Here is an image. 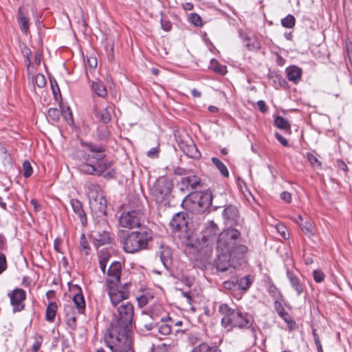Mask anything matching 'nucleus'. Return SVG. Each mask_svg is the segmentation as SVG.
Listing matches in <instances>:
<instances>
[{
    "mask_svg": "<svg viewBox=\"0 0 352 352\" xmlns=\"http://www.w3.org/2000/svg\"><path fill=\"white\" fill-rule=\"evenodd\" d=\"M133 316V305L129 302H122L117 307L111 324L131 330Z\"/></svg>",
    "mask_w": 352,
    "mask_h": 352,
    "instance_id": "0eeeda50",
    "label": "nucleus"
},
{
    "mask_svg": "<svg viewBox=\"0 0 352 352\" xmlns=\"http://www.w3.org/2000/svg\"><path fill=\"white\" fill-rule=\"evenodd\" d=\"M190 21L196 26H201L202 25V19L201 16L195 13L190 14Z\"/></svg>",
    "mask_w": 352,
    "mask_h": 352,
    "instance_id": "603ef678",
    "label": "nucleus"
},
{
    "mask_svg": "<svg viewBox=\"0 0 352 352\" xmlns=\"http://www.w3.org/2000/svg\"><path fill=\"white\" fill-rule=\"evenodd\" d=\"M301 229L304 233L309 237L314 234L313 227L309 222L307 221L304 224H302Z\"/></svg>",
    "mask_w": 352,
    "mask_h": 352,
    "instance_id": "3c124183",
    "label": "nucleus"
},
{
    "mask_svg": "<svg viewBox=\"0 0 352 352\" xmlns=\"http://www.w3.org/2000/svg\"><path fill=\"white\" fill-rule=\"evenodd\" d=\"M219 311L224 315L221 319V324L226 328L248 329L252 326L251 316L239 308L232 309L226 304H221L219 307Z\"/></svg>",
    "mask_w": 352,
    "mask_h": 352,
    "instance_id": "f03ea898",
    "label": "nucleus"
},
{
    "mask_svg": "<svg viewBox=\"0 0 352 352\" xmlns=\"http://www.w3.org/2000/svg\"><path fill=\"white\" fill-rule=\"evenodd\" d=\"M172 322L171 318L170 317H167L166 319V322H160V323H157V325L155 328H157L158 332L164 336H168L171 333V324Z\"/></svg>",
    "mask_w": 352,
    "mask_h": 352,
    "instance_id": "c85d7f7f",
    "label": "nucleus"
},
{
    "mask_svg": "<svg viewBox=\"0 0 352 352\" xmlns=\"http://www.w3.org/2000/svg\"><path fill=\"white\" fill-rule=\"evenodd\" d=\"M169 224L174 230L186 232L188 229V214L184 212H177L173 217Z\"/></svg>",
    "mask_w": 352,
    "mask_h": 352,
    "instance_id": "4468645a",
    "label": "nucleus"
},
{
    "mask_svg": "<svg viewBox=\"0 0 352 352\" xmlns=\"http://www.w3.org/2000/svg\"><path fill=\"white\" fill-rule=\"evenodd\" d=\"M248 248L241 244H237V243L234 245V248L231 250V252L229 253L232 258H243V256L248 252Z\"/></svg>",
    "mask_w": 352,
    "mask_h": 352,
    "instance_id": "bb28decb",
    "label": "nucleus"
},
{
    "mask_svg": "<svg viewBox=\"0 0 352 352\" xmlns=\"http://www.w3.org/2000/svg\"><path fill=\"white\" fill-rule=\"evenodd\" d=\"M223 287L228 290H237L238 289V278H232L231 280L224 281L223 283Z\"/></svg>",
    "mask_w": 352,
    "mask_h": 352,
    "instance_id": "79ce46f5",
    "label": "nucleus"
},
{
    "mask_svg": "<svg viewBox=\"0 0 352 352\" xmlns=\"http://www.w3.org/2000/svg\"><path fill=\"white\" fill-rule=\"evenodd\" d=\"M307 158L311 165L314 168H320L321 166L320 162L318 158L310 153H307Z\"/></svg>",
    "mask_w": 352,
    "mask_h": 352,
    "instance_id": "de8ad7c7",
    "label": "nucleus"
},
{
    "mask_svg": "<svg viewBox=\"0 0 352 352\" xmlns=\"http://www.w3.org/2000/svg\"><path fill=\"white\" fill-rule=\"evenodd\" d=\"M245 41V45L249 50H256L260 47V43L255 38H246Z\"/></svg>",
    "mask_w": 352,
    "mask_h": 352,
    "instance_id": "a18cd8bd",
    "label": "nucleus"
},
{
    "mask_svg": "<svg viewBox=\"0 0 352 352\" xmlns=\"http://www.w3.org/2000/svg\"><path fill=\"white\" fill-rule=\"evenodd\" d=\"M70 205L73 211L78 215L82 224L85 226L87 223V217L82 209L81 202L77 199H72L70 200Z\"/></svg>",
    "mask_w": 352,
    "mask_h": 352,
    "instance_id": "412c9836",
    "label": "nucleus"
},
{
    "mask_svg": "<svg viewBox=\"0 0 352 352\" xmlns=\"http://www.w3.org/2000/svg\"><path fill=\"white\" fill-rule=\"evenodd\" d=\"M240 239V232L235 228H228L222 231L217 241V248L219 252H228Z\"/></svg>",
    "mask_w": 352,
    "mask_h": 352,
    "instance_id": "6e6552de",
    "label": "nucleus"
},
{
    "mask_svg": "<svg viewBox=\"0 0 352 352\" xmlns=\"http://www.w3.org/2000/svg\"><path fill=\"white\" fill-rule=\"evenodd\" d=\"M152 352H168L167 344L164 343L160 344L155 347Z\"/></svg>",
    "mask_w": 352,
    "mask_h": 352,
    "instance_id": "774afa93",
    "label": "nucleus"
},
{
    "mask_svg": "<svg viewBox=\"0 0 352 352\" xmlns=\"http://www.w3.org/2000/svg\"><path fill=\"white\" fill-rule=\"evenodd\" d=\"M211 68L216 73L224 75L227 72V68L225 65H222L215 60H211Z\"/></svg>",
    "mask_w": 352,
    "mask_h": 352,
    "instance_id": "ea45409f",
    "label": "nucleus"
},
{
    "mask_svg": "<svg viewBox=\"0 0 352 352\" xmlns=\"http://www.w3.org/2000/svg\"><path fill=\"white\" fill-rule=\"evenodd\" d=\"M280 198L287 203H289L292 201V195L289 192L284 191L280 194Z\"/></svg>",
    "mask_w": 352,
    "mask_h": 352,
    "instance_id": "338daca9",
    "label": "nucleus"
},
{
    "mask_svg": "<svg viewBox=\"0 0 352 352\" xmlns=\"http://www.w3.org/2000/svg\"><path fill=\"white\" fill-rule=\"evenodd\" d=\"M64 312L66 316L77 315V309H75L72 303H67L64 305Z\"/></svg>",
    "mask_w": 352,
    "mask_h": 352,
    "instance_id": "8fccbe9b",
    "label": "nucleus"
},
{
    "mask_svg": "<svg viewBox=\"0 0 352 352\" xmlns=\"http://www.w3.org/2000/svg\"><path fill=\"white\" fill-rule=\"evenodd\" d=\"M7 268L6 257L3 253H0V274Z\"/></svg>",
    "mask_w": 352,
    "mask_h": 352,
    "instance_id": "4d7b16f0",
    "label": "nucleus"
},
{
    "mask_svg": "<svg viewBox=\"0 0 352 352\" xmlns=\"http://www.w3.org/2000/svg\"><path fill=\"white\" fill-rule=\"evenodd\" d=\"M144 219V212L141 206H137L135 209L123 212L119 219L121 227L128 229L138 228L141 226Z\"/></svg>",
    "mask_w": 352,
    "mask_h": 352,
    "instance_id": "1a4fd4ad",
    "label": "nucleus"
},
{
    "mask_svg": "<svg viewBox=\"0 0 352 352\" xmlns=\"http://www.w3.org/2000/svg\"><path fill=\"white\" fill-rule=\"evenodd\" d=\"M80 245L81 250L85 252V254H89V251L90 250L88 241L85 235V234H82L80 239Z\"/></svg>",
    "mask_w": 352,
    "mask_h": 352,
    "instance_id": "49530a36",
    "label": "nucleus"
},
{
    "mask_svg": "<svg viewBox=\"0 0 352 352\" xmlns=\"http://www.w3.org/2000/svg\"><path fill=\"white\" fill-rule=\"evenodd\" d=\"M276 230L284 239H287L288 237L289 233L287 232V229L283 225H277Z\"/></svg>",
    "mask_w": 352,
    "mask_h": 352,
    "instance_id": "13d9d810",
    "label": "nucleus"
},
{
    "mask_svg": "<svg viewBox=\"0 0 352 352\" xmlns=\"http://www.w3.org/2000/svg\"><path fill=\"white\" fill-rule=\"evenodd\" d=\"M35 83L38 87H43L46 85V79L45 76L41 74H36L35 76Z\"/></svg>",
    "mask_w": 352,
    "mask_h": 352,
    "instance_id": "864d4df0",
    "label": "nucleus"
},
{
    "mask_svg": "<svg viewBox=\"0 0 352 352\" xmlns=\"http://www.w3.org/2000/svg\"><path fill=\"white\" fill-rule=\"evenodd\" d=\"M275 137L282 145H283L284 146H288V141L281 134L276 133L275 134Z\"/></svg>",
    "mask_w": 352,
    "mask_h": 352,
    "instance_id": "0e129e2a",
    "label": "nucleus"
},
{
    "mask_svg": "<svg viewBox=\"0 0 352 352\" xmlns=\"http://www.w3.org/2000/svg\"><path fill=\"white\" fill-rule=\"evenodd\" d=\"M57 308L58 306L56 302H52L48 305L45 311V319L47 321L52 322L54 320Z\"/></svg>",
    "mask_w": 352,
    "mask_h": 352,
    "instance_id": "473e14b6",
    "label": "nucleus"
},
{
    "mask_svg": "<svg viewBox=\"0 0 352 352\" xmlns=\"http://www.w3.org/2000/svg\"><path fill=\"white\" fill-rule=\"evenodd\" d=\"M113 113V108L112 106L109 105L103 109L100 112V119L103 123H109L111 120L112 114Z\"/></svg>",
    "mask_w": 352,
    "mask_h": 352,
    "instance_id": "f704fd0d",
    "label": "nucleus"
},
{
    "mask_svg": "<svg viewBox=\"0 0 352 352\" xmlns=\"http://www.w3.org/2000/svg\"><path fill=\"white\" fill-rule=\"evenodd\" d=\"M231 258L228 252H221L215 260L217 270L220 272H226L232 268Z\"/></svg>",
    "mask_w": 352,
    "mask_h": 352,
    "instance_id": "a211bd4d",
    "label": "nucleus"
},
{
    "mask_svg": "<svg viewBox=\"0 0 352 352\" xmlns=\"http://www.w3.org/2000/svg\"><path fill=\"white\" fill-rule=\"evenodd\" d=\"M162 28L164 30L168 32L171 30L172 25L170 21L162 19L161 20Z\"/></svg>",
    "mask_w": 352,
    "mask_h": 352,
    "instance_id": "69168bd1",
    "label": "nucleus"
},
{
    "mask_svg": "<svg viewBox=\"0 0 352 352\" xmlns=\"http://www.w3.org/2000/svg\"><path fill=\"white\" fill-rule=\"evenodd\" d=\"M287 78L294 82H297L302 76V70L296 66H291L286 69Z\"/></svg>",
    "mask_w": 352,
    "mask_h": 352,
    "instance_id": "393cba45",
    "label": "nucleus"
},
{
    "mask_svg": "<svg viewBox=\"0 0 352 352\" xmlns=\"http://www.w3.org/2000/svg\"><path fill=\"white\" fill-rule=\"evenodd\" d=\"M86 146L91 152L94 153L92 155L89 154L91 156V162L102 161L105 157L106 155L104 153V148L103 146L91 143L86 144Z\"/></svg>",
    "mask_w": 352,
    "mask_h": 352,
    "instance_id": "aec40b11",
    "label": "nucleus"
},
{
    "mask_svg": "<svg viewBox=\"0 0 352 352\" xmlns=\"http://www.w3.org/2000/svg\"><path fill=\"white\" fill-rule=\"evenodd\" d=\"M281 24L287 28H292L295 25V18L293 15L288 14L286 17L281 20Z\"/></svg>",
    "mask_w": 352,
    "mask_h": 352,
    "instance_id": "c03bdc74",
    "label": "nucleus"
},
{
    "mask_svg": "<svg viewBox=\"0 0 352 352\" xmlns=\"http://www.w3.org/2000/svg\"><path fill=\"white\" fill-rule=\"evenodd\" d=\"M89 205L91 212L97 217H100L107 215V201L104 197L92 201L89 203Z\"/></svg>",
    "mask_w": 352,
    "mask_h": 352,
    "instance_id": "6ab92c4d",
    "label": "nucleus"
},
{
    "mask_svg": "<svg viewBox=\"0 0 352 352\" xmlns=\"http://www.w3.org/2000/svg\"><path fill=\"white\" fill-rule=\"evenodd\" d=\"M67 317V324L71 327L72 329H76V315H72Z\"/></svg>",
    "mask_w": 352,
    "mask_h": 352,
    "instance_id": "bf43d9fd",
    "label": "nucleus"
},
{
    "mask_svg": "<svg viewBox=\"0 0 352 352\" xmlns=\"http://www.w3.org/2000/svg\"><path fill=\"white\" fill-rule=\"evenodd\" d=\"M18 21L21 30L27 34L29 30V19L22 13L21 8L19 10Z\"/></svg>",
    "mask_w": 352,
    "mask_h": 352,
    "instance_id": "72a5a7b5",
    "label": "nucleus"
},
{
    "mask_svg": "<svg viewBox=\"0 0 352 352\" xmlns=\"http://www.w3.org/2000/svg\"><path fill=\"white\" fill-rule=\"evenodd\" d=\"M98 135L100 140H106L109 136V132L107 128H104V129H102L100 131L98 132Z\"/></svg>",
    "mask_w": 352,
    "mask_h": 352,
    "instance_id": "e2e57ef3",
    "label": "nucleus"
},
{
    "mask_svg": "<svg viewBox=\"0 0 352 352\" xmlns=\"http://www.w3.org/2000/svg\"><path fill=\"white\" fill-rule=\"evenodd\" d=\"M286 274L292 287L295 290L297 296H301L305 289L304 282L297 275V273L293 270L287 269Z\"/></svg>",
    "mask_w": 352,
    "mask_h": 352,
    "instance_id": "dca6fc26",
    "label": "nucleus"
},
{
    "mask_svg": "<svg viewBox=\"0 0 352 352\" xmlns=\"http://www.w3.org/2000/svg\"><path fill=\"white\" fill-rule=\"evenodd\" d=\"M94 239L96 242V245L98 246L109 243L111 241L110 233L107 231L96 233V234L94 236Z\"/></svg>",
    "mask_w": 352,
    "mask_h": 352,
    "instance_id": "7c9ffc66",
    "label": "nucleus"
},
{
    "mask_svg": "<svg viewBox=\"0 0 352 352\" xmlns=\"http://www.w3.org/2000/svg\"><path fill=\"white\" fill-rule=\"evenodd\" d=\"M159 148L153 147L147 152V156L151 158H157L158 157Z\"/></svg>",
    "mask_w": 352,
    "mask_h": 352,
    "instance_id": "680f3d73",
    "label": "nucleus"
},
{
    "mask_svg": "<svg viewBox=\"0 0 352 352\" xmlns=\"http://www.w3.org/2000/svg\"><path fill=\"white\" fill-rule=\"evenodd\" d=\"M23 176L26 178L30 177L33 172L31 164L28 161H25L23 164Z\"/></svg>",
    "mask_w": 352,
    "mask_h": 352,
    "instance_id": "09e8293b",
    "label": "nucleus"
},
{
    "mask_svg": "<svg viewBox=\"0 0 352 352\" xmlns=\"http://www.w3.org/2000/svg\"><path fill=\"white\" fill-rule=\"evenodd\" d=\"M217 232L218 229L217 226L214 223H211L210 226L207 227L204 231L201 238L197 239V241L192 244V246L197 250L210 247L216 241Z\"/></svg>",
    "mask_w": 352,
    "mask_h": 352,
    "instance_id": "9b49d317",
    "label": "nucleus"
},
{
    "mask_svg": "<svg viewBox=\"0 0 352 352\" xmlns=\"http://www.w3.org/2000/svg\"><path fill=\"white\" fill-rule=\"evenodd\" d=\"M191 352H216V350L206 343H201L195 346Z\"/></svg>",
    "mask_w": 352,
    "mask_h": 352,
    "instance_id": "37998d69",
    "label": "nucleus"
},
{
    "mask_svg": "<svg viewBox=\"0 0 352 352\" xmlns=\"http://www.w3.org/2000/svg\"><path fill=\"white\" fill-rule=\"evenodd\" d=\"M131 330L113 324L104 336V341L113 352H128L131 346Z\"/></svg>",
    "mask_w": 352,
    "mask_h": 352,
    "instance_id": "f257e3e1",
    "label": "nucleus"
},
{
    "mask_svg": "<svg viewBox=\"0 0 352 352\" xmlns=\"http://www.w3.org/2000/svg\"><path fill=\"white\" fill-rule=\"evenodd\" d=\"M87 196L89 203L92 201L98 199L99 197H103V193L100 190V186L96 184H89L87 185Z\"/></svg>",
    "mask_w": 352,
    "mask_h": 352,
    "instance_id": "b1692460",
    "label": "nucleus"
},
{
    "mask_svg": "<svg viewBox=\"0 0 352 352\" xmlns=\"http://www.w3.org/2000/svg\"><path fill=\"white\" fill-rule=\"evenodd\" d=\"M61 111L56 108H50L48 110V118L53 122H56L60 116Z\"/></svg>",
    "mask_w": 352,
    "mask_h": 352,
    "instance_id": "a19ab883",
    "label": "nucleus"
},
{
    "mask_svg": "<svg viewBox=\"0 0 352 352\" xmlns=\"http://www.w3.org/2000/svg\"><path fill=\"white\" fill-rule=\"evenodd\" d=\"M162 263L166 268H168L172 263L171 250L168 247L161 246L157 252Z\"/></svg>",
    "mask_w": 352,
    "mask_h": 352,
    "instance_id": "5701e85b",
    "label": "nucleus"
},
{
    "mask_svg": "<svg viewBox=\"0 0 352 352\" xmlns=\"http://www.w3.org/2000/svg\"><path fill=\"white\" fill-rule=\"evenodd\" d=\"M102 175L106 179H114L116 175V172L113 168H110L109 170L104 172Z\"/></svg>",
    "mask_w": 352,
    "mask_h": 352,
    "instance_id": "052dcab7",
    "label": "nucleus"
},
{
    "mask_svg": "<svg viewBox=\"0 0 352 352\" xmlns=\"http://www.w3.org/2000/svg\"><path fill=\"white\" fill-rule=\"evenodd\" d=\"M314 280L316 283H321L324 278V273L320 270H315L313 272Z\"/></svg>",
    "mask_w": 352,
    "mask_h": 352,
    "instance_id": "5fc2aeb1",
    "label": "nucleus"
},
{
    "mask_svg": "<svg viewBox=\"0 0 352 352\" xmlns=\"http://www.w3.org/2000/svg\"><path fill=\"white\" fill-rule=\"evenodd\" d=\"M80 160L77 165L78 170L83 174L102 175L104 172L111 168V161H99L91 162V156L89 153L80 152Z\"/></svg>",
    "mask_w": 352,
    "mask_h": 352,
    "instance_id": "20e7f679",
    "label": "nucleus"
},
{
    "mask_svg": "<svg viewBox=\"0 0 352 352\" xmlns=\"http://www.w3.org/2000/svg\"><path fill=\"white\" fill-rule=\"evenodd\" d=\"M252 283V281L249 276H245L240 279L238 278V289L246 291Z\"/></svg>",
    "mask_w": 352,
    "mask_h": 352,
    "instance_id": "58836bf2",
    "label": "nucleus"
},
{
    "mask_svg": "<svg viewBox=\"0 0 352 352\" xmlns=\"http://www.w3.org/2000/svg\"><path fill=\"white\" fill-rule=\"evenodd\" d=\"M91 88L99 97L104 98L107 94V90L101 80L93 81Z\"/></svg>",
    "mask_w": 352,
    "mask_h": 352,
    "instance_id": "c756f323",
    "label": "nucleus"
},
{
    "mask_svg": "<svg viewBox=\"0 0 352 352\" xmlns=\"http://www.w3.org/2000/svg\"><path fill=\"white\" fill-rule=\"evenodd\" d=\"M122 264L119 261L113 262L108 268L106 285H118L120 283Z\"/></svg>",
    "mask_w": 352,
    "mask_h": 352,
    "instance_id": "2eb2a0df",
    "label": "nucleus"
},
{
    "mask_svg": "<svg viewBox=\"0 0 352 352\" xmlns=\"http://www.w3.org/2000/svg\"><path fill=\"white\" fill-rule=\"evenodd\" d=\"M12 306L13 312H19L24 309V301L26 298L25 292L21 288H16L8 294Z\"/></svg>",
    "mask_w": 352,
    "mask_h": 352,
    "instance_id": "ddd939ff",
    "label": "nucleus"
},
{
    "mask_svg": "<svg viewBox=\"0 0 352 352\" xmlns=\"http://www.w3.org/2000/svg\"><path fill=\"white\" fill-rule=\"evenodd\" d=\"M182 183L186 186H190L192 190L202 187L200 178L196 175H190L183 178Z\"/></svg>",
    "mask_w": 352,
    "mask_h": 352,
    "instance_id": "a878e982",
    "label": "nucleus"
},
{
    "mask_svg": "<svg viewBox=\"0 0 352 352\" xmlns=\"http://www.w3.org/2000/svg\"><path fill=\"white\" fill-rule=\"evenodd\" d=\"M180 147L182 151L190 158L197 159L201 156V153L192 141L187 144L182 143Z\"/></svg>",
    "mask_w": 352,
    "mask_h": 352,
    "instance_id": "4be33fe9",
    "label": "nucleus"
},
{
    "mask_svg": "<svg viewBox=\"0 0 352 352\" xmlns=\"http://www.w3.org/2000/svg\"><path fill=\"white\" fill-rule=\"evenodd\" d=\"M173 184L167 177L158 178L150 188V195L157 204L164 206L168 202Z\"/></svg>",
    "mask_w": 352,
    "mask_h": 352,
    "instance_id": "423d86ee",
    "label": "nucleus"
},
{
    "mask_svg": "<svg viewBox=\"0 0 352 352\" xmlns=\"http://www.w3.org/2000/svg\"><path fill=\"white\" fill-rule=\"evenodd\" d=\"M153 295L148 292L143 294L140 296L136 297L138 306L140 307L146 305L150 301L153 300Z\"/></svg>",
    "mask_w": 352,
    "mask_h": 352,
    "instance_id": "4c0bfd02",
    "label": "nucleus"
},
{
    "mask_svg": "<svg viewBox=\"0 0 352 352\" xmlns=\"http://www.w3.org/2000/svg\"><path fill=\"white\" fill-rule=\"evenodd\" d=\"M192 208L199 213L204 212L212 204V195L209 192H196L190 195Z\"/></svg>",
    "mask_w": 352,
    "mask_h": 352,
    "instance_id": "9d476101",
    "label": "nucleus"
},
{
    "mask_svg": "<svg viewBox=\"0 0 352 352\" xmlns=\"http://www.w3.org/2000/svg\"><path fill=\"white\" fill-rule=\"evenodd\" d=\"M211 160L212 164L216 166V168L219 170V171L223 177H228L229 176V171L227 167L221 161H220L217 157H212Z\"/></svg>",
    "mask_w": 352,
    "mask_h": 352,
    "instance_id": "e433bc0d",
    "label": "nucleus"
},
{
    "mask_svg": "<svg viewBox=\"0 0 352 352\" xmlns=\"http://www.w3.org/2000/svg\"><path fill=\"white\" fill-rule=\"evenodd\" d=\"M274 307L277 312V314L279 315V316L288 324L292 323V320L289 315V314L286 311L282 304L276 300L274 302Z\"/></svg>",
    "mask_w": 352,
    "mask_h": 352,
    "instance_id": "cd10ccee",
    "label": "nucleus"
},
{
    "mask_svg": "<svg viewBox=\"0 0 352 352\" xmlns=\"http://www.w3.org/2000/svg\"><path fill=\"white\" fill-rule=\"evenodd\" d=\"M274 125L280 129H283L289 131L291 130V126L289 122H288L287 120H286L282 116H277L275 118Z\"/></svg>",
    "mask_w": 352,
    "mask_h": 352,
    "instance_id": "c9c22d12",
    "label": "nucleus"
},
{
    "mask_svg": "<svg viewBox=\"0 0 352 352\" xmlns=\"http://www.w3.org/2000/svg\"><path fill=\"white\" fill-rule=\"evenodd\" d=\"M223 217L228 226L236 225L239 220V211L236 207L230 205L226 206L223 211Z\"/></svg>",
    "mask_w": 352,
    "mask_h": 352,
    "instance_id": "f3484780",
    "label": "nucleus"
},
{
    "mask_svg": "<svg viewBox=\"0 0 352 352\" xmlns=\"http://www.w3.org/2000/svg\"><path fill=\"white\" fill-rule=\"evenodd\" d=\"M43 342V339L41 337H38L35 338V340L32 344V352H38L41 348V346Z\"/></svg>",
    "mask_w": 352,
    "mask_h": 352,
    "instance_id": "6e6d98bb",
    "label": "nucleus"
},
{
    "mask_svg": "<svg viewBox=\"0 0 352 352\" xmlns=\"http://www.w3.org/2000/svg\"><path fill=\"white\" fill-rule=\"evenodd\" d=\"M73 302L78 314H82L85 309V301L81 293L76 294L73 298Z\"/></svg>",
    "mask_w": 352,
    "mask_h": 352,
    "instance_id": "2f4dec72",
    "label": "nucleus"
},
{
    "mask_svg": "<svg viewBox=\"0 0 352 352\" xmlns=\"http://www.w3.org/2000/svg\"><path fill=\"white\" fill-rule=\"evenodd\" d=\"M152 237L153 232L148 228L131 232L122 239V248L127 253H135L146 249Z\"/></svg>",
    "mask_w": 352,
    "mask_h": 352,
    "instance_id": "7ed1b4c3",
    "label": "nucleus"
},
{
    "mask_svg": "<svg viewBox=\"0 0 352 352\" xmlns=\"http://www.w3.org/2000/svg\"><path fill=\"white\" fill-rule=\"evenodd\" d=\"M106 286L111 303L113 307H118L123 302V300H126L129 296V292L120 289L118 285Z\"/></svg>",
    "mask_w": 352,
    "mask_h": 352,
    "instance_id": "f8f14e48",
    "label": "nucleus"
},
{
    "mask_svg": "<svg viewBox=\"0 0 352 352\" xmlns=\"http://www.w3.org/2000/svg\"><path fill=\"white\" fill-rule=\"evenodd\" d=\"M165 311L160 305H156L151 307L148 313L142 312L141 318L138 320V324H135V328L140 331H152L157 325V320L160 322H166L168 316H165Z\"/></svg>",
    "mask_w": 352,
    "mask_h": 352,
    "instance_id": "39448f33",
    "label": "nucleus"
}]
</instances>
